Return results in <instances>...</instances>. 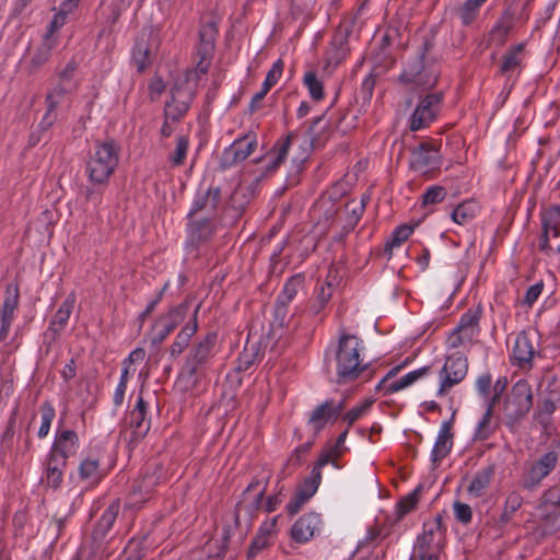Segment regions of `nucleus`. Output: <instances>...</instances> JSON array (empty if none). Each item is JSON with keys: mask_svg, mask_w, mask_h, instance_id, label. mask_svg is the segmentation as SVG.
<instances>
[{"mask_svg": "<svg viewBox=\"0 0 560 560\" xmlns=\"http://www.w3.org/2000/svg\"><path fill=\"white\" fill-rule=\"evenodd\" d=\"M119 155L120 147L114 139L95 141L85 163V174L90 183L84 192L88 202H93L96 207L102 203V195L118 166Z\"/></svg>", "mask_w": 560, "mask_h": 560, "instance_id": "obj_1", "label": "nucleus"}, {"mask_svg": "<svg viewBox=\"0 0 560 560\" xmlns=\"http://www.w3.org/2000/svg\"><path fill=\"white\" fill-rule=\"evenodd\" d=\"M360 352V339L354 335L342 332L334 352L337 384H348L362 376L365 381L372 378L374 370L371 369V363L361 362Z\"/></svg>", "mask_w": 560, "mask_h": 560, "instance_id": "obj_2", "label": "nucleus"}, {"mask_svg": "<svg viewBox=\"0 0 560 560\" xmlns=\"http://www.w3.org/2000/svg\"><path fill=\"white\" fill-rule=\"evenodd\" d=\"M217 341V332L211 331L192 345L179 372L180 382H186L190 386L200 382L214 357Z\"/></svg>", "mask_w": 560, "mask_h": 560, "instance_id": "obj_3", "label": "nucleus"}, {"mask_svg": "<svg viewBox=\"0 0 560 560\" xmlns=\"http://www.w3.org/2000/svg\"><path fill=\"white\" fill-rule=\"evenodd\" d=\"M560 490L548 489L537 506V522L532 536L536 542L560 530Z\"/></svg>", "mask_w": 560, "mask_h": 560, "instance_id": "obj_4", "label": "nucleus"}, {"mask_svg": "<svg viewBox=\"0 0 560 560\" xmlns=\"http://www.w3.org/2000/svg\"><path fill=\"white\" fill-rule=\"evenodd\" d=\"M270 478L271 471L269 470H262L260 474L255 475L252 478L250 482L243 491L241 500L235 506V526L240 525L241 513H245L249 521H252L256 513L260 510Z\"/></svg>", "mask_w": 560, "mask_h": 560, "instance_id": "obj_5", "label": "nucleus"}, {"mask_svg": "<svg viewBox=\"0 0 560 560\" xmlns=\"http://www.w3.org/2000/svg\"><path fill=\"white\" fill-rule=\"evenodd\" d=\"M532 407V387L526 380H518L512 386L504 400L503 412L506 425L514 427L526 417Z\"/></svg>", "mask_w": 560, "mask_h": 560, "instance_id": "obj_6", "label": "nucleus"}, {"mask_svg": "<svg viewBox=\"0 0 560 560\" xmlns=\"http://www.w3.org/2000/svg\"><path fill=\"white\" fill-rule=\"evenodd\" d=\"M218 33V24L214 21L202 23L200 25L198 32L199 42L197 46L199 60L194 70L187 71L188 80H195L197 82L200 74H207L214 55Z\"/></svg>", "mask_w": 560, "mask_h": 560, "instance_id": "obj_7", "label": "nucleus"}, {"mask_svg": "<svg viewBox=\"0 0 560 560\" xmlns=\"http://www.w3.org/2000/svg\"><path fill=\"white\" fill-rule=\"evenodd\" d=\"M398 81L404 84L412 83L422 90H429L436 85L439 74L429 60L416 55L415 58L407 61Z\"/></svg>", "mask_w": 560, "mask_h": 560, "instance_id": "obj_8", "label": "nucleus"}, {"mask_svg": "<svg viewBox=\"0 0 560 560\" xmlns=\"http://www.w3.org/2000/svg\"><path fill=\"white\" fill-rule=\"evenodd\" d=\"M186 73L185 80L182 83H176L172 89L171 101H167L164 107L166 120L179 121L189 109L196 93Z\"/></svg>", "mask_w": 560, "mask_h": 560, "instance_id": "obj_9", "label": "nucleus"}, {"mask_svg": "<svg viewBox=\"0 0 560 560\" xmlns=\"http://www.w3.org/2000/svg\"><path fill=\"white\" fill-rule=\"evenodd\" d=\"M191 303L192 299L186 298L184 302L170 307L167 313L161 315L156 319L153 326L155 331L151 340L152 345H161L176 329V327L186 318Z\"/></svg>", "mask_w": 560, "mask_h": 560, "instance_id": "obj_10", "label": "nucleus"}, {"mask_svg": "<svg viewBox=\"0 0 560 560\" xmlns=\"http://www.w3.org/2000/svg\"><path fill=\"white\" fill-rule=\"evenodd\" d=\"M468 360L459 352L446 357L445 363L440 371L441 384L438 390L439 396L446 395L452 387L459 384L467 375Z\"/></svg>", "mask_w": 560, "mask_h": 560, "instance_id": "obj_11", "label": "nucleus"}, {"mask_svg": "<svg viewBox=\"0 0 560 560\" xmlns=\"http://www.w3.org/2000/svg\"><path fill=\"white\" fill-rule=\"evenodd\" d=\"M440 165L439 148L433 140L421 141L411 150L409 167L412 171L425 174L430 170L439 168Z\"/></svg>", "mask_w": 560, "mask_h": 560, "instance_id": "obj_12", "label": "nucleus"}, {"mask_svg": "<svg viewBox=\"0 0 560 560\" xmlns=\"http://www.w3.org/2000/svg\"><path fill=\"white\" fill-rule=\"evenodd\" d=\"M559 459V453L555 450L539 456L529 469L524 472L521 483L524 489L533 490L537 488L541 480L546 478L556 467Z\"/></svg>", "mask_w": 560, "mask_h": 560, "instance_id": "obj_13", "label": "nucleus"}, {"mask_svg": "<svg viewBox=\"0 0 560 560\" xmlns=\"http://www.w3.org/2000/svg\"><path fill=\"white\" fill-rule=\"evenodd\" d=\"M257 148V136L254 132L237 138L234 142L224 149L221 158V167L231 168L234 165L244 162Z\"/></svg>", "mask_w": 560, "mask_h": 560, "instance_id": "obj_14", "label": "nucleus"}, {"mask_svg": "<svg viewBox=\"0 0 560 560\" xmlns=\"http://www.w3.org/2000/svg\"><path fill=\"white\" fill-rule=\"evenodd\" d=\"M186 248L197 250L202 244L209 242L215 232V224L211 217H188Z\"/></svg>", "mask_w": 560, "mask_h": 560, "instance_id": "obj_15", "label": "nucleus"}, {"mask_svg": "<svg viewBox=\"0 0 560 560\" xmlns=\"http://www.w3.org/2000/svg\"><path fill=\"white\" fill-rule=\"evenodd\" d=\"M535 335L529 331H520L514 341L511 354L513 365L522 370H530L533 368V359L539 351L534 346Z\"/></svg>", "mask_w": 560, "mask_h": 560, "instance_id": "obj_16", "label": "nucleus"}, {"mask_svg": "<svg viewBox=\"0 0 560 560\" xmlns=\"http://www.w3.org/2000/svg\"><path fill=\"white\" fill-rule=\"evenodd\" d=\"M442 100L443 94L441 92L424 96L411 115L410 130H420L432 122L436 118Z\"/></svg>", "mask_w": 560, "mask_h": 560, "instance_id": "obj_17", "label": "nucleus"}, {"mask_svg": "<svg viewBox=\"0 0 560 560\" xmlns=\"http://www.w3.org/2000/svg\"><path fill=\"white\" fill-rule=\"evenodd\" d=\"M147 411L148 402L140 394L138 396L136 406L129 413V425L131 429L129 440L130 444H137L148 434L151 427V421L147 418Z\"/></svg>", "mask_w": 560, "mask_h": 560, "instance_id": "obj_18", "label": "nucleus"}, {"mask_svg": "<svg viewBox=\"0 0 560 560\" xmlns=\"http://www.w3.org/2000/svg\"><path fill=\"white\" fill-rule=\"evenodd\" d=\"M113 545V538H107L104 537V535L92 533L90 540L81 546L79 555L84 560L107 559L116 549Z\"/></svg>", "mask_w": 560, "mask_h": 560, "instance_id": "obj_19", "label": "nucleus"}, {"mask_svg": "<svg viewBox=\"0 0 560 560\" xmlns=\"http://www.w3.org/2000/svg\"><path fill=\"white\" fill-rule=\"evenodd\" d=\"M269 338L270 334L267 336H260L258 340H254L252 332L248 334L246 345L237 359L236 370L238 372H245L249 370L255 362L262 359L265 349L267 347L265 340Z\"/></svg>", "mask_w": 560, "mask_h": 560, "instance_id": "obj_20", "label": "nucleus"}, {"mask_svg": "<svg viewBox=\"0 0 560 560\" xmlns=\"http://www.w3.org/2000/svg\"><path fill=\"white\" fill-rule=\"evenodd\" d=\"M221 188L210 186L206 191L198 192L192 201L188 217H196L199 212L205 211L212 219L215 217L219 205L221 203Z\"/></svg>", "mask_w": 560, "mask_h": 560, "instance_id": "obj_21", "label": "nucleus"}, {"mask_svg": "<svg viewBox=\"0 0 560 560\" xmlns=\"http://www.w3.org/2000/svg\"><path fill=\"white\" fill-rule=\"evenodd\" d=\"M320 515L315 512L305 513L299 517L290 529V536L296 544L310 541L320 525Z\"/></svg>", "mask_w": 560, "mask_h": 560, "instance_id": "obj_22", "label": "nucleus"}, {"mask_svg": "<svg viewBox=\"0 0 560 560\" xmlns=\"http://www.w3.org/2000/svg\"><path fill=\"white\" fill-rule=\"evenodd\" d=\"M320 483V476L317 472L313 476H310L304 480L302 485H300L287 504L285 510L290 516L295 515L300 512L302 506L316 493L318 486Z\"/></svg>", "mask_w": 560, "mask_h": 560, "instance_id": "obj_23", "label": "nucleus"}, {"mask_svg": "<svg viewBox=\"0 0 560 560\" xmlns=\"http://www.w3.org/2000/svg\"><path fill=\"white\" fill-rule=\"evenodd\" d=\"M65 458L48 452L44 462V477L42 482H45L48 488L58 489L63 481V471L67 467Z\"/></svg>", "mask_w": 560, "mask_h": 560, "instance_id": "obj_24", "label": "nucleus"}, {"mask_svg": "<svg viewBox=\"0 0 560 560\" xmlns=\"http://www.w3.org/2000/svg\"><path fill=\"white\" fill-rule=\"evenodd\" d=\"M454 415L455 413L452 415V418H454ZM452 422L453 419L444 421L440 428L436 441L431 452V462L434 467H438L452 451L454 438L452 432Z\"/></svg>", "mask_w": 560, "mask_h": 560, "instance_id": "obj_25", "label": "nucleus"}, {"mask_svg": "<svg viewBox=\"0 0 560 560\" xmlns=\"http://www.w3.org/2000/svg\"><path fill=\"white\" fill-rule=\"evenodd\" d=\"M78 448L79 436L77 432L70 429H65L57 432L49 451L68 460L70 456L77 453Z\"/></svg>", "mask_w": 560, "mask_h": 560, "instance_id": "obj_26", "label": "nucleus"}, {"mask_svg": "<svg viewBox=\"0 0 560 560\" xmlns=\"http://www.w3.org/2000/svg\"><path fill=\"white\" fill-rule=\"evenodd\" d=\"M199 310H200V303L194 310L191 318L180 329V331L177 334L174 342L171 345L170 355L172 358H177L179 354H182L185 351V349L189 346L191 337L197 332V330H198L197 317H198Z\"/></svg>", "mask_w": 560, "mask_h": 560, "instance_id": "obj_27", "label": "nucleus"}, {"mask_svg": "<svg viewBox=\"0 0 560 560\" xmlns=\"http://www.w3.org/2000/svg\"><path fill=\"white\" fill-rule=\"evenodd\" d=\"M494 474L495 464H489L478 470L467 487L468 494L475 498L485 495L491 485Z\"/></svg>", "mask_w": 560, "mask_h": 560, "instance_id": "obj_28", "label": "nucleus"}, {"mask_svg": "<svg viewBox=\"0 0 560 560\" xmlns=\"http://www.w3.org/2000/svg\"><path fill=\"white\" fill-rule=\"evenodd\" d=\"M525 44L520 43L511 46L502 56L499 67L500 75H511L514 71L521 70L524 60Z\"/></svg>", "mask_w": 560, "mask_h": 560, "instance_id": "obj_29", "label": "nucleus"}, {"mask_svg": "<svg viewBox=\"0 0 560 560\" xmlns=\"http://www.w3.org/2000/svg\"><path fill=\"white\" fill-rule=\"evenodd\" d=\"M335 291L332 281L325 280L318 283L315 288L314 298L312 299L308 312L313 316H318L327 307Z\"/></svg>", "mask_w": 560, "mask_h": 560, "instance_id": "obj_30", "label": "nucleus"}, {"mask_svg": "<svg viewBox=\"0 0 560 560\" xmlns=\"http://www.w3.org/2000/svg\"><path fill=\"white\" fill-rule=\"evenodd\" d=\"M119 511H120V501H119V499H117V500H114L103 512L102 516L95 524L92 533L97 534V535H104V537H107L114 523L116 522Z\"/></svg>", "mask_w": 560, "mask_h": 560, "instance_id": "obj_31", "label": "nucleus"}, {"mask_svg": "<svg viewBox=\"0 0 560 560\" xmlns=\"http://www.w3.org/2000/svg\"><path fill=\"white\" fill-rule=\"evenodd\" d=\"M441 538L438 530H434L429 524L424 523L423 533L417 538L415 551L439 552Z\"/></svg>", "mask_w": 560, "mask_h": 560, "instance_id": "obj_32", "label": "nucleus"}, {"mask_svg": "<svg viewBox=\"0 0 560 560\" xmlns=\"http://www.w3.org/2000/svg\"><path fill=\"white\" fill-rule=\"evenodd\" d=\"M330 408V405L325 400L311 412L308 424L312 427L314 435H317L329 421H336Z\"/></svg>", "mask_w": 560, "mask_h": 560, "instance_id": "obj_33", "label": "nucleus"}, {"mask_svg": "<svg viewBox=\"0 0 560 560\" xmlns=\"http://www.w3.org/2000/svg\"><path fill=\"white\" fill-rule=\"evenodd\" d=\"M132 62L137 67L138 72H143L151 66V48L147 38L143 36L138 38L132 48Z\"/></svg>", "mask_w": 560, "mask_h": 560, "instance_id": "obj_34", "label": "nucleus"}, {"mask_svg": "<svg viewBox=\"0 0 560 560\" xmlns=\"http://www.w3.org/2000/svg\"><path fill=\"white\" fill-rule=\"evenodd\" d=\"M349 28L339 26L331 42L330 62L340 63L348 55L347 37Z\"/></svg>", "mask_w": 560, "mask_h": 560, "instance_id": "obj_35", "label": "nucleus"}, {"mask_svg": "<svg viewBox=\"0 0 560 560\" xmlns=\"http://www.w3.org/2000/svg\"><path fill=\"white\" fill-rule=\"evenodd\" d=\"M56 39L43 38V42L36 48L28 66V73L37 72L50 58L51 51L56 46Z\"/></svg>", "mask_w": 560, "mask_h": 560, "instance_id": "obj_36", "label": "nucleus"}, {"mask_svg": "<svg viewBox=\"0 0 560 560\" xmlns=\"http://www.w3.org/2000/svg\"><path fill=\"white\" fill-rule=\"evenodd\" d=\"M294 135L289 133L283 140L276 142L272 151L276 153L275 158L266 165L264 174H271L276 172L287 159L289 149L291 147L292 138Z\"/></svg>", "mask_w": 560, "mask_h": 560, "instance_id": "obj_37", "label": "nucleus"}, {"mask_svg": "<svg viewBox=\"0 0 560 560\" xmlns=\"http://www.w3.org/2000/svg\"><path fill=\"white\" fill-rule=\"evenodd\" d=\"M478 210L476 201L465 200L452 210L451 218L455 223L465 225L476 218Z\"/></svg>", "mask_w": 560, "mask_h": 560, "instance_id": "obj_38", "label": "nucleus"}, {"mask_svg": "<svg viewBox=\"0 0 560 560\" xmlns=\"http://www.w3.org/2000/svg\"><path fill=\"white\" fill-rule=\"evenodd\" d=\"M482 315V308L480 305H478L475 308H468L459 319V323L456 327H458V330H464L476 337L479 331V322Z\"/></svg>", "mask_w": 560, "mask_h": 560, "instance_id": "obj_39", "label": "nucleus"}, {"mask_svg": "<svg viewBox=\"0 0 560 560\" xmlns=\"http://www.w3.org/2000/svg\"><path fill=\"white\" fill-rule=\"evenodd\" d=\"M498 428L499 424L493 420V413H491L490 410H486L476 427L472 441L481 442L488 440L494 434Z\"/></svg>", "mask_w": 560, "mask_h": 560, "instance_id": "obj_40", "label": "nucleus"}, {"mask_svg": "<svg viewBox=\"0 0 560 560\" xmlns=\"http://www.w3.org/2000/svg\"><path fill=\"white\" fill-rule=\"evenodd\" d=\"M412 232L413 226L408 224H401L392 232L390 237L385 243L383 250L384 255L387 256V259L392 258L393 249L395 247H399L404 242H406Z\"/></svg>", "mask_w": 560, "mask_h": 560, "instance_id": "obj_41", "label": "nucleus"}, {"mask_svg": "<svg viewBox=\"0 0 560 560\" xmlns=\"http://www.w3.org/2000/svg\"><path fill=\"white\" fill-rule=\"evenodd\" d=\"M79 476L90 485L98 483L103 478L100 469V460L92 457L83 459L79 466Z\"/></svg>", "mask_w": 560, "mask_h": 560, "instance_id": "obj_42", "label": "nucleus"}, {"mask_svg": "<svg viewBox=\"0 0 560 560\" xmlns=\"http://www.w3.org/2000/svg\"><path fill=\"white\" fill-rule=\"evenodd\" d=\"M74 306V298L69 295L59 306L57 312L55 313L49 328L54 330V332H59L67 325L69 317L73 311Z\"/></svg>", "mask_w": 560, "mask_h": 560, "instance_id": "obj_43", "label": "nucleus"}, {"mask_svg": "<svg viewBox=\"0 0 560 560\" xmlns=\"http://www.w3.org/2000/svg\"><path fill=\"white\" fill-rule=\"evenodd\" d=\"M20 290L18 283H8L4 291V300L0 316L14 319V312L19 307Z\"/></svg>", "mask_w": 560, "mask_h": 560, "instance_id": "obj_44", "label": "nucleus"}, {"mask_svg": "<svg viewBox=\"0 0 560 560\" xmlns=\"http://www.w3.org/2000/svg\"><path fill=\"white\" fill-rule=\"evenodd\" d=\"M57 119L56 113L46 110L38 126L33 129L28 137V147H35L43 141L48 132L49 128L55 124Z\"/></svg>", "mask_w": 560, "mask_h": 560, "instance_id": "obj_45", "label": "nucleus"}, {"mask_svg": "<svg viewBox=\"0 0 560 560\" xmlns=\"http://www.w3.org/2000/svg\"><path fill=\"white\" fill-rule=\"evenodd\" d=\"M305 284V276L303 273H296L290 277L281 293L278 295V299L291 303L298 293L304 289Z\"/></svg>", "mask_w": 560, "mask_h": 560, "instance_id": "obj_46", "label": "nucleus"}, {"mask_svg": "<svg viewBox=\"0 0 560 560\" xmlns=\"http://www.w3.org/2000/svg\"><path fill=\"white\" fill-rule=\"evenodd\" d=\"M72 84L59 81L55 88L46 95L47 110L55 113L62 100L71 93Z\"/></svg>", "mask_w": 560, "mask_h": 560, "instance_id": "obj_47", "label": "nucleus"}, {"mask_svg": "<svg viewBox=\"0 0 560 560\" xmlns=\"http://www.w3.org/2000/svg\"><path fill=\"white\" fill-rule=\"evenodd\" d=\"M430 368L423 366L418 370L411 371L405 376H402L400 380L392 382L386 387L387 394H394L398 390H401L410 385H412L416 381H418L420 377L428 374Z\"/></svg>", "mask_w": 560, "mask_h": 560, "instance_id": "obj_48", "label": "nucleus"}, {"mask_svg": "<svg viewBox=\"0 0 560 560\" xmlns=\"http://www.w3.org/2000/svg\"><path fill=\"white\" fill-rule=\"evenodd\" d=\"M188 148H189L188 136H185V135L177 136L176 148H175L174 152L171 153L168 156V161L172 166L178 167L184 164Z\"/></svg>", "mask_w": 560, "mask_h": 560, "instance_id": "obj_49", "label": "nucleus"}, {"mask_svg": "<svg viewBox=\"0 0 560 560\" xmlns=\"http://www.w3.org/2000/svg\"><path fill=\"white\" fill-rule=\"evenodd\" d=\"M289 305V302H284L277 298L275 302L272 325H276L280 328L289 326L290 320L293 316L292 314H290Z\"/></svg>", "mask_w": 560, "mask_h": 560, "instance_id": "obj_50", "label": "nucleus"}, {"mask_svg": "<svg viewBox=\"0 0 560 560\" xmlns=\"http://www.w3.org/2000/svg\"><path fill=\"white\" fill-rule=\"evenodd\" d=\"M303 82L307 88L311 97L318 102L324 98V85L323 82L318 79L316 72L308 71L304 74Z\"/></svg>", "mask_w": 560, "mask_h": 560, "instance_id": "obj_51", "label": "nucleus"}, {"mask_svg": "<svg viewBox=\"0 0 560 560\" xmlns=\"http://www.w3.org/2000/svg\"><path fill=\"white\" fill-rule=\"evenodd\" d=\"M514 25V15L511 11L506 10L502 14V16L499 19L497 24L493 26L491 34L493 36H499L501 43H504L505 37L510 33V31L513 28Z\"/></svg>", "mask_w": 560, "mask_h": 560, "instance_id": "obj_52", "label": "nucleus"}, {"mask_svg": "<svg viewBox=\"0 0 560 560\" xmlns=\"http://www.w3.org/2000/svg\"><path fill=\"white\" fill-rule=\"evenodd\" d=\"M422 491V486H418L412 492L404 497L398 503H397V514L399 517L405 516L406 514L410 513L412 510L416 509L419 500H420V493Z\"/></svg>", "mask_w": 560, "mask_h": 560, "instance_id": "obj_53", "label": "nucleus"}, {"mask_svg": "<svg viewBox=\"0 0 560 560\" xmlns=\"http://www.w3.org/2000/svg\"><path fill=\"white\" fill-rule=\"evenodd\" d=\"M435 47V33L433 31H430L422 37V43L418 48L417 56L429 60L430 63L434 66L435 61L438 60L436 57L432 55L433 49Z\"/></svg>", "mask_w": 560, "mask_h": 560, "instance_id": "obj_54", "label": "nucleus"}, {"mask_svg": "<svg viewBox=\"0 0 560 560\" xmlns=\"http://www.w3.org/2000/svg\"><path fill=\"white\" fill-rule=\"evenodd\" d=\"M447 190L445 187L440 185H433L425 189L421 200L423 206L436 205L445 200Z\"/></svg>", "mask_w": 560, "mask_h": 560, "instance_id": "obj_55", "label": "nucleus"}, {"mask_svg": "<svg viewBox=\"0 0 560 560\" xmlns=\"http://www.w3.org/2000/svg\"><path fill=\"white\" fill-rule=\"evenodd\" d=\"M42 424L38 430V438L43 439L47 436L51 422L55 418V408L49 401H45L40 406Z\"/></svg>", "mask_w": 560, "mask_h": 560, "instance_id": "obj_56", "label": "nucleus"}, {"mask_svg": "<svg viewBox=\"0 0 560 560\" xmlns=\"http://www.w3.org/2000/svg\"><path fill=\"white\" fill-rule=\"evenodd\" d=\"M145 536L140 538H131L125 548V560H141L144 557V540Z\"/></svg>", "mask_w": 560, "mask_h": 560, "instance_id": "obj_57", "label": "nucleus"}, {"mask_svg": "<svg viewBox=\"0 0 560 560\" xmlns=\"http://www.w3.org/2000/svg\"><path fill=\"white\" fill-rule=\"evenodd\" d=\"M480 9L476 7L469 0H465L464 3L457 9V14L463 25L468 26L475 22L479 14Z\"/></svg>", "mask_w": 560, "mask_h": 560, "instance_id": "obj_58", "label": "nucleus"}, {"mask_svg": "<svg viewBox=\"0 0 560 560\" xmlns=\"http://www.w3.org/2000/svg\"><path fill=\"white\" fill-rule=\"evenodd\" d=\"M560 226V206L555 205L541 212V228Z\"/></svg>", "mask_w": 560, "mask_h": 560, "instance_id": "obj_59", "label": "nucleus"}, {"mask_svg": "<svg viewBox=\"0 0 560 560\" xmlns=\"http://www.w3.org/2000/svg\"><path fill=\"white\" fill-rule=\"evenodd\" d=\"M475 337L467 331L458 330V327H455L450 334L446 342L447 347L451 349H457L465 345V342L472 341Z\"/></svg>", "mask_w": 560, "mask_h": 560, "instance_id": "obj_60", "label": "nucleus"}, {"mask_svg": "<svg viewBox=\"0 0 560 560\" xmlns=\"http://www.w3.org/2000/svg\"><path fill=\"white\" fill-rule=\"evenodd\" d=\"M455 520L463 524L468 525L472 520V510L469 504L460 501H455L453 504Z\"/></svg>", "mask_w": 560, "mask_h": 560, "instance_id": "obj_61", "label": "nucleus"}, {"mask_svg": "<svg viewBox=\"0 0 560 560\" xmlns=\"http://www.w3.org/2000/svg\"><path fill=\"white\" fill-rule=\"evenodd\" d=\"M373 400L365 399L360 406L351 408L343 415V420L350 428L359 418H361L372 406Z\"/></svg>", "mask_w": 560, "mask_h": 560, "instance_id": "obj_62", "label": "nucleus"}, {"mask_svg": "<svg viewBox=\"0 0 560 560\" xmlns=\"http://www.w3.org/2000/svg\"><path fill=\"white\" fill-rule=\"evenodd\" d=\"M349 207L350 203L347 205V210L349 211L347 224L345 226L347 232L352 231L357 226L364 212V205H354L352 209H349Z\"/></svg>", "mask_w": 560, "mask_h": 560, "instance_id": "obj_63", "label": "nucleus"}, {"mask_svg": "<svg viewBox=\"0 0 560 560\" xmlns=\"http://www.w3.org/2000/svg\"><path fill=\"white\" fill-rule=\"evenodd\" d=\"M542 289H544L542 281H539V282L530 285L525 293L522 304L525 305L526 307L530 308L535 304V302L538 300L539 295L542 292Z\"/></svg>", "mask_w": 560, "mask_h": 560, "instance_id": "obj_64", "label": "nucleus"}]
</instances>
